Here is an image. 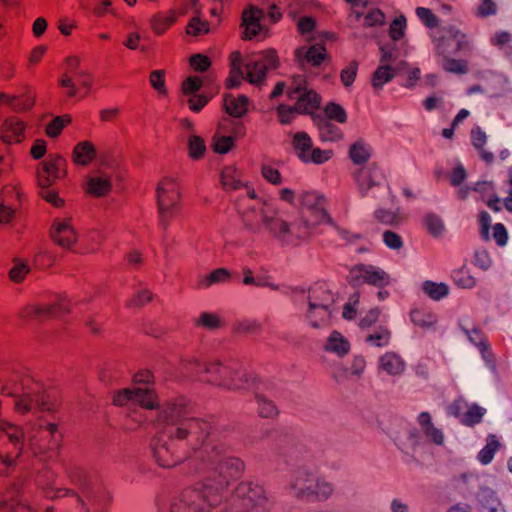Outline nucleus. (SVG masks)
Returning <instances> with one entry per match:
<instances>
[{"label": "nucleus", "instance_id": "f257e3e1", "mask_svg": "<svg viewBox=\"0 0 512 512\" xmlns=\"http://www.w3.org/2000/svg\"><path fill=\"white\" fill-rule=\"evenodd\" d=\"M201 459L209 464L218 477H208L194 487L185 489L172 503V512H209L221 502V492L230 480L238 477L244 464L237 458L227 457L218 445H206Z\"/></svg>", "mask_w": 512, "mask_h": 512}, {"label": "nucleus", "instance_id": "f03ea898", "mask_svg": "<svg viewBox=\"0 0 512 512\" xmlns=\"http://www.w3.org/2000/svg\"><path fill=\"white\" fill-rule=\"evenodd\" d=\"M23 429L13 423L0 421V475L15 470L24 445Z\"/></svg>", "mask_w": 512, "mask_h": 512}, {"label": "nucleus", "instance_id": "7ed1b4c3", "mask_svg": "<svg viewBox=\"0 0 512 512\" xmlns=\"http://www.w3.org/2000/svg\"><path fill=\"white\" fill-rule=\"evenodd\" d=\"M288 490L292 496L305 502L324 501L333 493V486L324 478L311 471H299L289 482Z\"/></svg>", "mask_w": 512, "mask_h": 512}, {"label": "nucleus", "instance_id": "20e7f679", "mask_svg": "<svg viewBox=\"0 0 512 512\" xmlns=\"http://www.w3.org/2000/svg\"><path fill=\"white\" fill-rule=\"evenodd\" d=\"M236 497L251 512H270L274 501L267 491L259 484L242 482L235 490Z\"/></svg>", "mask_w": 512, "mask_h": 512}, {"label": "nucleus", "instance_id": "39448f33", "mask_svg": "<svg viewBox=\"0 0 512 512\" xmlns=\"http://www.w3.org/2000/svg\"><path fill=\"white\" fill-rule=\"evenodd\" d=\"M67 175L66 159L60 154H51L40 162L36 169L37 183L40 188H50L58 179Z\"/></svg>", "mask_w": 512, "mask_h": 512}, {"label": "nucleus", "instance_id": "423d86ee", "mask_svg": "<svg viewBox=\"0 0 512 512\" xmlns=\"http://www.w3.org/2000/svg\"><path fill=\"white\" fill-rule=\"evenodd\" d=\"M71 313V303L66 297H60L52 304H31L23 308V318L44 321L49 318L63 319Z\"/></svg>", "mask_w": 512, "mask_h": 512}, {"label": "nucleus", "instance_id": "0eeeda50", "mask_svg": "<svg viewBox=\"0 0 512 512\" xmlns=\"http://www.w3.org/2000/svg\"><path fill=\"white\" fill-rule=\"evenodd\" d=\"M322 197L312 192L302 193L300 196V204L303 209H307L314 216L315 221H309L307 218H301L303 227L312 229L316 226L327 223L334 226V222L323 207Z\"/></svg>", "mask_w": 512, "mask_h": 512}, {"label": "nucleus", "instance_id": "6e6552de", "mask_svg": "<svg viewBox=\"0 0 512 512\" xmlns=\"http://www.w3.org/2000/svg\"><path fill=\"white\" fill-rule=\"evenodd\" d=\"M348 280L353 286H357L363 281L376 287H383L390 283V276L378 267L357 264L350 269Z\"/></svg>", "mask_w": 512, "mask_h": 512}, {"label": "nucleus", "instance_id": "1a4fd4ad", "mask_svg": "<svg viewBox=\"0 0 512 512\" xmlns=\"http://www.w3.org/2000/svg\"><path fill=\"white\" fill-rule=\"evenodd\" d=\"M353 178L358 192L363 198L372 197L373 191L381 187L382 175L376 163L359 168L354 172Z\"/></svg>", "mask_w": 512, "mask_h": 512}, {"label": "nucleus", "instance_id": "9d476101", "mask_svg": "<svg viewBox=\"0 0 512 512\" xmlns=\"http://www.w3.org/2000/svg\"><path fill=\"white\" fill-rule=\"evenodd\" d=\"M28 124L17 116H9L0 125V142L9 150L11 145L21 144L27 139Z\"/></svg>", "mask_w": 512, "mask_h": 512}, {"label": "nucleus", "instance_id": "9b49d317", "mask_svg": "<svg viewBox=\"0 0 512 512\" xmlns=\"http://www.w3.org/2000/svg\"><path fill=\"white\" fill-rule=\"evenodd\" d=\"M50 237L56 245L70 249L78 238L71 218L55 219L50 228Z\"/></svg>", "mask_w": 512, "mask_h": 512}, {"label": "nucleus", "instance_id": "f8f14e48", "mask_svg": "<svg viewBox=\"0 0 512 512\" xmlns=\"http://www.w3.org/2000/svg\"><path fill=\"white\" fill-rule=\"evenodd\" d=\"M260 215L268 232L277 242L282 246H287L291 243L292 230L289 222L275 215H269L263 209L260 210Z\"/></svg>", "mask_w": 512, "mask_h": 512}, {"label": "nucleus", "instance_id": "ddd939ff", "mask_svg": "<svg viewBox=\"0 0 512 512\" xmlns=\"http://www.w3.org/2000/svg\"><path fill=\"white\" fill-rule=\"evenodd\" d=\"M406 367L404 358L393 351L384 353L378 359L379 371L390 377H401L405 373Z\"/></svg>", "mask_w": 512, "mask_h": 512}, {"label": "nucleus", "instance_id": "4468645a", "mask_svg": "<svg viewBox=\"0 0 512 512\" xmlns=\"http://www.w3.org/2000/svg\"><path fill=\"white\" fill-rule=\"evenodd\" d=\"M263 16V11L253 5H250L243 11L242 26L245 28L243 35L244 39H252L263 29L261 25V19Z\"/></svg>", "mask_w": 512, "mask_h": 512}, {"label": "nucleus", "instance_id": "2eb2a0df", "mask_svg": "<svg viewBox=\"0 0 512 512\" xmlns=\"http://www.w3.org/2000/svg\"><path fill=\"white\" fill-rule=\"evenodd\" d=\"M326 58V49L323 45L314 44L309 48L299 47L295 50V59L300 67L304 68L306 63L312 66H319Z\"/></svg>", "mask_w": 512, "mask_h": 512}, {"label": "nucleus", "instance_id": "dca6fc26", "mask_svg": "<svg viewBox=\"0 0 512 512\" xmlns=\"http://www.w3.org/2000/svg\"><path fill=\"white\" fill-rule=\"evenodd\" d=\"M35 98V94L31 91L21 96L0 92V107L9 106L14 112H26L34 107Z\"/></svg>", "mask_w": 512, "mask_h": 512}, {"label": "nucleus", "instance_id": "f3484780", "mask_svg": "<svg viewBox=\"0 0 512 512\" xmlns=\"http://www.w3.org/2000/svg\"><path fill=\"white\" fill-rule=\"evenodd\" d=\"M323 350L329 354H334L338 358H343L350 352L351 344L339 331H332L322 346Z\"/></svg>", "mask_w": 512, "mask_h": 512}, {"label": "nucleus", "instance_id": "a211bd4d", "mask_svg": "<svg viewBox=\"0 0 512 512\" xmlns=\"http://www.w3.org/2000/svg\"><path fill=\"white\" fill-rule=\"evenodd\" d=\"M476 500L482 512H506L496 492L490 487L481 486L476 494Z\"/></svg>", "mask_w": 512, "mask_h": 512}, {"label": "nucleus", "instance_id": "6ab92c4d", "mask_svg": "<svg viewBox=\"0 0 512 512\" xmlns=\"http://www.w3.org/2000/svg\"><path fill=\"white\" fill-rule=\"evenodd\" d=\"M320 101V96L314 90L309 89L305 84L304 89L297 97L294 109L297 113L310 114L311 110L319 107Z\"/></svg>", "mask_w": 512, "mask_h": 512}, {"label": "nucleus", "instance_id": "aec40b11", "mask_svg": "<svg viewBox=\"0 0 512 512\" xmlns=\"http://www.w3.org/2000/svg\"><path fill=\"white\" fill-rule=\"evenodd\" d=\"M97 152L90 141L79 142L72 151V161L78 166H88L96 158Z\"/></svg>", "mask_w": 512, "mask_h": 512}, {"label": "nucleus", "instance_id": "412c9836", "mask_svg": "<svg viewBox=\"0 0 512 512\" xmlns=\"http://www.w3.org/2000/svg\"><path fill=\"white\" fill-rule=\"evenodd\" d=\"M29 445L34 454L42 455L54 449L56 441L46 431L37 429L29 438Z\"/></svg>", "mask_w": 512, "mask_h": 512}, {"label": "nucleus", "instance_id": "4be33fe9", "mask_svg": "<svg viewBox=\"0 0 512 512\" xmlns=\"http://www.w3.org/2000/svg\"><path fill=\"white\" fill-rule=\"evenodd\" d=\"M130 402H134L147 409H154L156 407L155 395L147 386H130Z\"/></svg>", "mask_w": 512, "mask_h": 512}, {"label": "nucleus", "instance_id": "5701e85b", "mask_svg": "<svg viewBox=\"0 0 512 512\" xmlns=\"http://www.w3.org/2000/svg\"><path fill=\"white\" fill-rule=\"evenodd\" d=\"M174 409H175L174 406H171L168 409H165L161 413V417L165 421H170L171 424L178 425L176 430H175L174 436L176 438H179V439H184L188 435L189 431L192 430L194 428V426H196V425H198L200 423H199V421H197L195 419H187V420H184L181 423L175 422L173 420V415H172V412H173Z\"/></svg>", "mask_w": 512, "mask_h": 512}, {"label": "nucleus", "instance_id": "b1692460", "mask_svg": "<svg viewBox=\"0 0 512 512\" xmlns=\"http://www.w3.org/2000/svg\"><path fill=\"white\" fill-rule=\"evenodd\" d=\"M45 512H55V509L48 507ZM58 512H89V509L78 494H70L69 498L60 502Z\"/></svg>", "mask_w": 512, "mask_h": 512}, {"label": "nucleus", "instance_id": "393cba45", "mask_svg": "<svg viewBox=\"0 0 512 512\" xmlns=\"http://www.w3.org/2000/svg\"><path fill=\"white\" fill-rule=\"evenodd\" d=\"M471 141L474 148L479 151L481 158L491 164L494 161V155L483 149L487 142V135L480 127L477 126L471 130Z\"/></svg>", "mask_w": 512, "mask_h": 512}, {"label": "nucleus", "instance_id": "a878e982", "mask_svg": "<svg viewBox=\"0 0 512 512\" xmlns=\"http://www.w3.org/2000/svg\"><path fill=\"white\" fill-rule=\"evenodd\" d=\"M246 79L254 85L261 84L266 78L267 66L258 60H248L245 64Z\"/></svg>", "mask_w": 512, "mask_h": 512}, {"label": "nucleus", "instance_id": "bb28decb", "mask_svg": "<svg viewBox=\"0 0 512 512\" xmlns=\"http://www.w3.org/2000/svg\"><path fill=\"white\" fill-rule=\"evenodd\" d=\"M398 68L392 66H381L374 71L371 77V83L375 90H381L383 86L390 82L396 75Z\"/></svg>", "mask_w": 512, "mask_h": 512}, {"label": "nucleus", "instance_id": "cd10ccee", "mask_svg": "<svg viewBox=\"0 0 512 512\" xmlns=\"http://www.w3.org/2000/svg\"><path fill=\"white\" fill-rule=\"evenodd\" d=\"M349 157L354 164L363 165L371 157L370 147L365 141L359 139L350 146Z\"/></svg>", "mask_w": 512, "mask_h": 512}, {"label": "nucleus", "instance_id": "c85d7f7f", "mask_svg": "<svg viewBox=\"0 0 512 512\" xmlns=\"http://www.w3.org/2000/svg\"><path fill=\"white\" fill-rule=\"evenodd\" d=\"M86 192L94 197H103L111 190V182L104 177H90L87 180Z\"/></svg>", "mask_w": 512, "mask_h": 512}, {"label": "nucleus", "instance_id": "c756f323", "mask_svg": "<svg viewBox=\"0 0 512 512\" xmlns=\"http://www.w3.org/2000/svg\"><path fill=\"white\" fill-rule=\"evenodd\" d=\"M247 102L248 99L244 95L237 98L228 95L224 99V108L229 115L233 117H242L247 111Z\"/></svg>", "mask_w": 512, "mask_h": 512}, {"label": "nucleus", "instance_id": "7c9ffc66", "mask_svg": "<svg viewBox=\"0 0 512 512\" xmlns=\"http://www.w3.org/2000/svg\"><path fill=\"white\" fill-rule=\"evenodd\" d=\"M392 333L386 326H380L365 338L366 343L373 347H387L391 342Z\"/></svg>", "mask_w": 512, "mask_h": 512}, {"label": "nucleus", "instance_id": "2f4dec72", "mask_svg": "<svg viewBox=\"0 0 512 512\" xmlns=\"http://www.w3.org/2000/svg\"><path fill=\"white\" fill-rule=\"evenodd\" d=\"M231 278V272L226 268H217L205 275L199 282V286L210 288L214 284L226 283Z\"/></svg>", "mask_w": 512, "mask_h": 512}, {"label": "nucleus", "instance_id": "473e14b6", "mask_svg": "<svg viewBox=\"0 0 512 512\" xmlns=\"http://www.w3.org/2000/svg\"><path fill=\"white\" fill-rule=\"evenodd\" d=\"M500 446L501 444L494 434L488 435L486 445L478 453L477 458L480 463L483 465L489 464L493 460L494 455L499 450Z\"/></svg>", "mask_w": 512, "mask_h": 512}, {"label": "nucleus", "instance_id": "72a5a7b5", "mask_svg": "<svg viewBox=\"0 0 512 512\" xmlns=\"http://www.w3.org/2000/svg\"><path fill=\"white\" fill-rule=\"evenodd\" d=\"M464 332L468 336L469 340L472 343H474V344H476V345H478L480 347L482 355H483V358H484L486 364L489 366V368L493 372H495L496 366H495L494 359H493L492 355H488L487 354L488 346L485 343V341H483V339L481 338L479 331L477 329H472V330L464 329Z\"/></svg>", "mask_w": 512, "mask_h": 512}, {"label": "nucleus", "instance_id": "f704fd0d", "mask_svg": "<svg viewBox=\"0 0 512 512\" xmlns=\"http://www.w3.org/2000/svg\"><path fill=\"white\" fill-rule=\"evenodd\" d=\"M38 406V394H22L15 402V410L19 414L25 415L32 412Z\"/></svg>", "mask_w": 512, "mask_h": 512}, {"label": "nucleus", "instance_id": "c9c22d12", "mask_svg": "<svg viewBox=\"0 0 512 512\" xmlns=\"http://www.w3.org/2000/svg\"><path fill=\"white\" fill-rule=\"evenodd\" d=\"M293 146L298 152V157L303 161L312 148V139L305 132H298L294 135Z\"/></svg>", "mask_w": 512, "mask_h": 512}, {"label": "nucleus", "instance_id": "e433bc0d", "mask_svg": "<svg viewBox=\"0 0 512 512\" xmlns=\"http://www.w3.org/2000/svg\"><path fill=\"white\" fill-rule=\"evenodd\" d=\"M70 123L71 117L69 115L57 116L46 125L45 134L50 138H56Z\"/></svg>", "mask_w": 512, "mask_h": 512}, {"label": "nucleus", "instance_id": "4c0bfd02", "mask_svg": "<svg viewBox=\"0 0 512 512\" xmlns=\"http://www.w3.org/2000/svg\"><path fill=\"white\" fill-rule=\"evenodd\" d=\"M424 292L433 300H440L449 293V287L445 283L425 281L423 283Z\"/></svg>", "mask_w": 512, "mask_h": 512}, {"label": "nucleus", "instance_id": "58836bf2", "mask_svg": "<svg viewBox=\"0 0 512 512\" xmlns=\"http://www.w3.org/2000/svg\"><path fill=\"white\" fill-rule=\"evenodd\" d=\"M410 319L415 325L422 329H430L437 321L434 315L419 309H413L410 312Z\"/></svg>", "mask_w": 512, "mask_h": 512}, {"label": "nucleus", "instance_id": "ea45409f", "mask_svg": "<svg viewBox=\"0 0 512 512\" xmlns=\"http://www.w3.org/2000/svg\"><path fill=\"white\" fill-rule=\"evenodd\" d=\"M424 223L429 233L434 237H440L445 230L444 221L435 213H428L424 218Z\"/></svg>", "mask_w": 512, "mask_h": 512}, {"label": "nucleus", "instance_id": "a19ab883", "mask_svg": "<svg viewBox=\"0 0 512 512\" xmlns=\"http://www.w3.org/2000/svg\"><path fill=\"white\" fill-rule=\"evenodd\" d=\"M485 412L486 410L483 407H480L477 404H473L469 406L467 412L463 414L461 423L466 426H473L481 422Z\"/></svg>", "mask_w": 512, "mask_h": 512}, {"label": "nucleus", "instance_id": "79ce46f5", "mask_svg": "<svg viewBox=\"0 0 512 512\" xmlns=\"http://www.w3.org/2000/svg\"><path fill=\"white\" fill-rule=\"evenodd\" d=\"M321 137L326 141H336L342 138L340 130L328 120L321 119L318 123Z\"/></svg>", "mask_w": 512, "mask_h": 512}, {"label": "nucleus", "instance_id": "37998d69", "mask_svg": "<svg viewBox=\"0 0 512 512\" xmlns=\"http://www.w3.org/2000/svg\"><path fill=\"white\" fill-rule=\"evenodd\" d=\"M188 149L191 158L197 160L204 156L206 145L200 136L192 135L188 139Z\"/></svg>", "mask_w": 512, "mask_h": 512}, {"label": "nucleus", "instance_id": "c03bdc74", "mask_svg": "<svg viewBox=\"0 0 512 512\" xmlns=\"http://www.w3.org/2000/svg\"><path fill=\"white\" fill-rule=\"evenodd\" d=\"M444 31L448 35V38L454 42L453 46L457 52L466 47V35L460 29L455 26H449L445 28Z\"/></svg>", "mask_w": 512, "mask_h": 512}, {"label": "nucleus", "instance_id": "a18cd8bd", "mask_svg": "<svg viewBox=\"0 0 512 512\" xmlns=\"http://www.w3.org/2000/svg\"><path fill=\"white\" fill-rule=\"evenodd\" d=\"M325 114L328 119L334 120L338 123H345L347 114L344 108L335 102H330L325 107Z\"/></svg>", "mask_w": 512, "mask_h": 512}, {"label": "nucleus", "instance_id": "49530a36", "mask_svg": "<svg viewBox=\"0 0 512 512\" xmlns=\"http://www.w3.org/2000/svg\"><path fill=\"white\" fill-rule=\"evenodd\" d=\"M234 146V139L231 136L214 135L212 139L213 150L218 154H226Z\"/></svg>", "mask_w": 512, "mask_h": 512}, {"label": "nucleus", "instance_id": "de8ad7c7", "mask_svg": "<svg viewBox=\"0 0 512 512\" xmlns=\"http://www.w3.org/2000/svg\"><path fill=\"white\" fill-rule=\"evenodd\" d=\"M43 496L50 500L55 499H67L70 497V494H77L72 490H68L66 488L54 487L52 485H47L42 488Z\"/></svg>", "mask_w": 512, "mask_h": 512}, {"label": "nucleus", "instance_id": "09e8293b", "mask_svg": "<svg viewBox=\"0 0 512 512\" xmlns=\"http://www.w3.org/2000/svg\"><path fill=\"white\" fill-rule=\"evenodd\" d=\"M375 216L380 222H382L386 225L397 226L401 222L400 215H399V209H397L395 211H390V210H386V209H378L375 212Z\"/></svg>", "mask_w": 512, "mask_h": 512}, {"label": "nucleus", "instance_id": "8fccbe9b", "mask_svg": "<svg viewBox=\"0 0 512 512\" xmlns=\"http://www.w3.org/2000/svg\"><path fill=\"white\" fill-rule=\"evenodd\" d=\"M210 31L207 21L201 20L199 17H193L187 25L186 32L192 36L206 34Z\"/></svg>", "mask_w": 512, "mask_h": 512}, {"label": "nucleus", "instance_id": "3c124183", "mask_svg": "<svg viewBox=\"0 0 512 512\" xmlns=\"http://www.w3.org/2000/svg\"><path fill=\"white\" fill-rule=\"evenodd\" d=\"M492 258L485 249H476L473 255V264L483 271H487L492 266Z\"/></svg>", "mask_w": 512, "mask_h": 512}, {"label": "nucleus", "instance_id": "603ef678", "mask_svg": "<svg viewBox=\"0 0 512 512\" xmlns=\"http://www.w3.org/2000/svg\"><path fill=\"white\" fill-rule=\"evenodd\" d=\"M406 27V19L403 15L394 19L389 28V35L394 40L397 41L404 36V31Z\"/></svg>", "mask_w": 512, "mask_h": 512}, {"label": "nucleus", "instance_id": "864d4df0", "mask_svg": "<svg viewBox=\"0 0 512 512\" xmlns=\"http://www.w3.org/2000/svg\"><path fill=\"white\" fill-rule=\"evenodd\" d=\"M443 68L447 72L455 74H465L468 71L466 62L452 59L449 56L444 58Z\"/></svg>", "mask_w": 512, "mask_h": 512}, {"label": "nucleus", "instance_id": "5fc2aeb1", "mask_svg": "<svg viewBox=\"0 0 512 512\" xmlns=\"http://www.w3.org/2000/svg\"><path fill=\"white\" fill-rule=\"evenodd\" d=\"M168 192V188L165 187L163 182H160L157 186L156 193H157V206H158V212L159 216H161L163 219L165 218L166 214L170 210L168 205L165 202V195Z\"/></svg>", "mask_w": 512, "mask_h": 512}, {"label": "nucleus", "instance_id": "6e6d98bb", "mask_svg": "<svg viewBox=\"0 0 512 512\" xmlns=\"http://www.w3.org/2000/svg\"><path fill=\"white\" fill-rule=\"evenodd\" d=\"M416 14L419 19L429 28L437 27L439 24V19L433 12L425 7H418L416 9Z\"/></svg>", "mask_w": 512, "mask_h": 512}, {"label": "nucleus", "instance_id": "4d7b16f0", "mask_svg": "<svg viewBox=\"0 0 512 512\" xmlns=\"http://www.w3.org/2000/svg\"><path fill=\"white\" fill-rule=\"evenodd\" d=\"M436 51L438 54L442 55L444 58L458 53L455 50V47L452 45L451 40L448 38V35L440 37L436 40Z\"/></svg>", "mask_w": 512, "mask_h": 512}, {"label": "nucleus", "instance_id": "13d9d810", "mask_svg": "<svg viewBox=\"0 0 512 512\" xmlns=\"http://www.w3.org/2000/svg\"><path fill=\"white\" fill-rule=\"evenodd\" d=\"M332 156L331 150H321L320 148H314L307 154V159L303 162H313L315 164H322L328 161Z\"/></svg>", "mask_w": 512, "mask_h": 512}, {"label": "nucleus", "instance_id": "bf43d9fd", "mask_svg": "<svg viewBox=\"0 0 512 512\" xmlns=\"http://www.w3.org/2000/svg\"><path fill=\"white\" fill-rule=\"evenodd\" d=\"M256 399L259 405V413L262 417H272L277 414L276 407L266 397L257 394Z\"/></svg>", "mask_w": 512, "mask_h": 512}, {"label": "nucleus", "instance_id": "052dcab7", "mask_svg": "<svg viewBox=\"0 0 512 512\" xmlns=\"http://www.w3.org/2000/svg\"><path fill=\"white\" fill-rule=\"evenodd\" d=\"M40 196L48 203H50L52 206L56 208H61L64 206V199H62L58 192L55 190H52L50 188H41Z\"/></svg>", "mask_w": 512, "mask_h": 512}, {"label": "nucleus", "instance_id": "680f3d73", "mask_svg": "<svg viewBox=\"0 0 512 512\" xmlns=\"http://www.w3.org/2000/svg\"><path fill=\"white\" fill-rule=\"evenodd\" d=\"M30 268L24 262H15L12 269L9 271L10 279L16 283L21 282L29 273Z\"/></svg>", "mask_w": 512, "mask_h": 512}, {"label": "nucleus", "instance_id": "e2e57ef3", "mask_svg": "<svg viewBox=\"0 0 512 512\" xmlns=\"http://www.w3.org/2000/svg\"><path fill=\"white\" fill-rule=\"evenodd\" d=\"M235 169L232 167L227 168L221 175V183L225 188L238 189L242 183L234 175Z\"/></svg>", "mask_w": 512, "mask_h": 512}, {"label": "nucleus", "instance_id": "0e129e2a", "mask_svg": "<svg viewBox=\"0 0 512 512\" xmlns=\"http://www.w3.org/2000/svg\"><path fill=\"white\" fill-rule=\"evenodd\" d=\"M357 70H358V63L356 61H352L349 63V65L346 68H344L341 71V74H340L341 81L346 87L351 86L352 83L354 82L355 77L357 75Z\"/></svg>", "mask_w": 512, "mask_h": 512}, {"label": "nucleus", "instance_id": "69168bd1", "mask_svg": "<svg viewBox=\"0 0 512 512\" xmlns=\"http://www.w3.org/2000/svg\"><path fill=\"white\" fill-rule=\"evenodd\" d=\"M196 324L213 330L220 326V319L215 314L204 312L199 316Z\"/></svg>", "mask_w": 512, "mask_h": 512}, {"label": "nucleus", "instance_id": "338daca9", "mask_svg": "<svg viewBox=\"0 0 512 512\" xmlns=\"http://www.w3.org/2000/svg\"><path fill=\"white\" fill-rule=\"evenodd\" d=\"M360 295L355 292L349 297L348 302L344 305L342 316L346 320L354 319L356 316V306L359 303Z\"/></svg>", "mask_w": 512, "mask_h": 512}, {"label": "nucleus", "instance_id": "774afa93", "mask_svg": "<svg viewBox=\"0 0 512 512\" xmlns=\"http://www.w3.org/2000/svg\"><path fill=\"white\" fill-rule=\"evenodd\" d=\"M383 242L388 248L393 250H399L403 247V241L400 235L390 230L383 233Z\"/></svg>", "mask_w": 512, "mask_h": 512}]
</instances>
